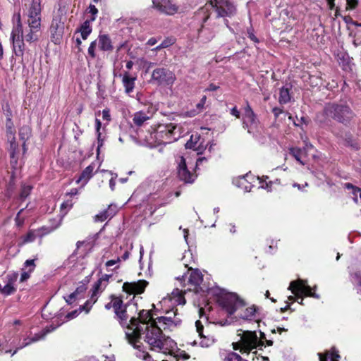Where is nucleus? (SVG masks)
Here are the masks:
<instances>
[{
    "mask_svg": "<svg viewBox=\"0 0 361 361\" xmlns=\"http://www.w3.org/2000/svg\"><path fill=\"white\" fill-rule=\"evenodd\" d=\"M164 307L166 316L158 317L159 324H156L154 322L145 327L144 341L150 350L172 355L176 343L170 337L166 336L161 329L172 330L180 324V319L176 317L177 310H174V308L169 307Z\"/></svg>",
    "mask_w": 361,
    "mask_h": 361,
    "instance_id": "nucleus-1",
    "label": "nucleus"
},
{
    "mask_svg": "<svg viewBox=\"0 0 361 361\" xmlns=\"http://www.w3.org/2000/svg\"><path fill=\"white\" fill-rule=\"evenodd\" d=\"M154 322L159 324L158 317L154 320L150 311L142 310L140 312L138 318L131 317L123 327L128 343L138 350L137 357L145 361H151L152 357L147 352L141 349V334L147 326H150Z\"/></svg>",
    "mask_w": 361,
    "mask_h": 361,
    "instance_id": "nucleus-2",
    "label": "nucleus"
},
{
    "mask_svg": "<svg viewBox=\"0 0 361 361\" xmlns=\"http://www.w3.org/2000/svg\"><path fill=\"white\" fill-rule=\"evenodd\" d=\"M202 281V275L198 270H192L188 277V283L191 286H193V289L188 288L185 290H180L178 288L174 289L170 295L164 297L161 301V307H169V308H174L176 305H183L185 303V299L183 297V293H186L187 290H194L195 293H207V288L206 290L200 286Z\"/></svg>",
    "mask_w": 361,
    "mask_h": 361,
    "instance_id": "nucleus-3",
    "label": "nucleus"
},
{
    "mask_svg": "<svg viewBox=\"0 0 361 361\" xmlns=\"http://www.w3.org/2000/svg\"><path fill=\"white\" fill-rule=\"evenodd\" d=\"M326 118H332L343 124L348 123L354 117V113L349 106L344 103H328L325 105L323 114L317 116L320 123H325Z\"/></svg>",
    "mask_w": 361,
    "mask_h": 361,
    "instance_id": "nucleus-4",
    "label": "nucleus"
},
{
    "mask_svg": "<svg viewBox=\"0 0 361 361\" xmlns=\"http://www.w3.org/2000/svg\"><path fill=\"white\" fill-rule=\"evenodd\" d=\"M261 338H258L255 331H245L243 333V336L240 339V343H233V348L235 350H239L242 353H252L254 355L257 353V350L252 352L255 349L262 350L264 347V341H266V343L268 346L273 345V341L271 340H266L265 334L260 332Z\"/></svg>",
    "mask_w": 361,
    "mask_h": 361,
    "instance_id": "nucleus-5",
    "label": "nucleus"
},
{
    "mask_svg": "<svg viewBox=\"0 0 361 361\" xmlns=\"http://www.w3.org/2000/svg\"><path fill=\"white\" fill-rule=\"evenodd\" d=\"M209 295H216L215 299L226 312L231 315L239 308L244 305L243 301L233 293H223L217 288L207 290V298Z\"/></svg>",
    "mask_w": 361,
    "mask_h": 361,
    "instance_id": "nucleus-6",
    "label": "nucleus"
},
{
    "mask_svg": "<svg viewBox=\"0 0 361 361\" xmlns=\"http://www.w3.org/2000/svg\"><path fill=\"white\" fill-rule=\"evenodd\" d=\"M13 20L16 21V25L13 27L11 34V39L13 42L15 54L17 56H23L25 49V43L23 42V25L21 23L20 13L18 12L13 16Z\"/></svg>",
    "mask_w": 361,
    "mask_h": 361,
    "instance_id": "nucleus-7",
    "label": "nucleus"
},
{
    "mask_svg": "<svg viewBox=\"0 0 361 361\" xmlns=\"http://www.w3.org/2000/svg\"><path fill=\"white\" fill-rule=\"evenodd\" d=\"M210 3L215 8L217 17L224 18L226 25L233 31L228 26V21L226 18H231L236 14L235 6L230 0H210Z\"/></svg>",
    "mask_w": 361,
    "mask_h": 361,
    "instance_id": "nucleus-8",
    "label": "nucleus"
},
{
    "mask_svg": "<svg viewBox=\"0 0 361 361\" xmlns=\"http://www.w3.org/2000/svg\"><path fill=\"white\" fill-rule=\"evenodd\" d=\"M176 125L172 123H161L154 127L159 145H166L177 140L176 135Z\"/></svg>",
    "mask_w": 361,
    "mask_h": 361,
    "instance_id": "nucleus-9",
    "label": "nucleus"
},
{
    "mask_svg": "<svg viewBox=\"0 0 361 361\" xmlns=\"http://www.w3.org/2000/svg\"><path fill=\"white\" fill-rule=\"evenodd\" d=\"M42 6L40 0H32L30 4L26 5V9L23 13L27 25H41Z\"/></svg>",
    "mask_w": 361,
    "mask_h": 361,
    "instance_id": "nucleus-10",
    "label": "nucleus"
},
{
    "mask_svg": "<svg viewBox=\"0 0 361 361\" xmlns=\"http://www.w3.org/2000/svg\"><path fill=\"white\" fill-rule=\"evenodd\" d=\"M176 78L169 69L158 68L152 71L151 80L158 85L172 86Z\"/></svg>",
    "mask_w": 361,
    "mask_h": 361,
    "instance_id": "nucleus-11",
    "label": "nucleus"
},
{
    "mask_svg": "<svg viewBox=\"0 0 361 361\" xmlns=\"http://www.w3.org/2000/svg\"><path fill=\"white\" fill-rule=\"evenodd\" d=\"M111 277V275L110 274H104L94 283L90 298L87 300L86 306L84 307L85 308L87 307V312H90L92 305L97 302L101 293L104 290Z\"/></svg>",
    "mask_w": 361,
    "mask_h": 361,
    "instance_id": "nucleus-12",
    "label": "nucleus"
},
{
    "mask_svg": "<svg viewBox=\"0 0 361 361\" xmlns=\"http://www.w3.org/2000/svg\"><path fill=\"white\" fill-rule=\"evenodd\" d=\"M50 38L55 44H59L64 34V18L61 14L54 16L50 28Z\"/></svg>",
    "mask_w": 361,
    "mask_h": 361,
    "instance_id": "nucleus-13",
    "label": "nucleus"
},
{
    "mask_svg": "<svg viewBox=\"0 0 361 361\" xmlns=\"http://www.w3.org/2000/svg\"><path fill=\"white\" fill-rule=\"evenodd\" d=\"M312 289L315 290L316 286L312 288L310 286L307 285V281L302 279H298L291 281L288 287V290H290L293 294L298 295L299 297H301V295L299 294L300 293H304L305 296L319 299V295L312 292Z\"/></svg>",
    "mask_w": 361,
    "mask_h": 361,
    "instance_id": "nucleus-14",
    "label": "nucleus"
},
{
    "mask_svg": "<svg viewBox=\"0 0 361 361\" xmlns=\"http://www.w3.org/2000/svg\"><path fill=\"white\" fill-rule=\"evenodd\" d=\"M203 325L199 320L195 322V331L197 334L198 339H194L192 341L188 340L187 344L190 345H197V344L203 348H208L211 346L215 341V339L212 336H205L203 334Z\"/></svg>",
    "mask_w": 361,
    "mask_h": 361,
    "instance_id": "nucleus-15",
    "label": "nucleus"
},
{
    "mask_svg": "<svg viewBox=\"0 0 361 361\" xmlns=\"http://www.w3.org/2000/svg\"><path fill=\"white\" fill-rule=\"evenodd\" d=\"M243 127L247 129L249 133H255L258 128V120L248 102H246V106L244 109Z\"/></svg>",
    "mask_w": 361,
    "mask_h": 361,
    "instance_id": "nucleus-16",
    "label": "nucleus"
},
{
    "mask_svg": "<svg viewBox=\"0 0 361 361\" xmlns=\"http://www.w3.org/2000/svg\"><path fill=\"white\" fill-rule=\"evenodd\" d=\"M18 276V272L8 273L4 278L5 285L2 286L0 283V293L6 296L13 294L17 290L16 282Z\"/></svg>",
    "mask_w": 361,
    "mask_h": 361,
    "instance_id": "nucleus-17",
    "label": "nucleus"
},
{
    "mask_svg": "<svg viewBox=\"0 0 361 361\" xmlns=\"http://www.w3.org/2000/svg\"><path fill=\"white\" fill-rule=\"evenodd\" d=\"M152 4L154 8L167 15H173L178 11V6L173 0H152Z\"/></svg>",
    "mask_w": 361,
    "mask_h": 361,
    "instance_id": "nucleus-18",
    "label": "nucleus"
},
{
    "mask_svg": "<svg viewBox=\"0 0 361 361\" xmlns=\"http://www.w3.org/2000/svg\"><path fill=\"white\" fill-rule=\"evenodd\" d=\"M111 303L114 312L119 319L120 324L124 327L125 324H127L128 316L126 307L123 305L122 300L118 297L111 296Z\"/></svg>",
    "mask_w": 361,
    "mask_h": 361,
    "instance_id": "nucleus-19",
    "label": "nucleus"
},
{
    "mask_svg": "<svg viewBox=\"0 0 361 361\" xmlns=\"http://www.w3.org/2000/svg\"><path fill=\"white\" fill-rule=\"evenodd\" d=\"M258 179L256 178L254 175L247 173L245 176H239L233 179V183L235 185L243 189L245 192H250L254 187V183Z\"/></svg>",
    "mask_w": 361,
    "mask_h": 361,
    "instance_id": "nucleus-20",
    "label": "nucleus"
},
{
    "mask_svg": "<svg viewBox=\"0 0 361 361\" xmlns=\"http://www.w3.org/2000/svg\"><path fill=\"white\" fill-rule=\"evenodd\" d=\"M178 177L180 180L185 183H192L197 177L194 173L188 169L185 160L183 157H181L180 161L178 164Z\"/></svg>",
    "mask_w": 361,
    "mask_h": 361,
    "instance_id": "nucleus-21",
    "label": "nucleus"
},
{
    "mask_svg": "<svg viewBox=\"0 0 361 361\" xmlns=\"http://www.w3.org/2000/svg\"><path fill=\"white\" fill-rule=\"evenodd\" d=\"M137 135L140 141L149 147H154L159 145L154 127H151V130H149L146 133L143 131L137 133Z\"/></svg>",
    "mask_w": 361,
    "mask_h": 361,
    "instance_id": "nucleus-22",
    "label": "nucleus"
},
{
    "mask_svg": "<svg viewBox=\"0 0 361 361\" xmlns=\"http://www.w3.org/2000/svg\"><path fill=\"white\" fill-rule=\"evenodd\" d=\"M41 30V25H27V27L23 30V42L24 40L29 43L37 42L39 39V34Z\"/></svg>",
    "mask_w": 361,
    "mask_h": 361,
    "instance_id": "nucleus-23",
    "label": "nucleus"
},
{
    "mask_svg": "<svg viewBox=\"0 0 361 361\" xmlns=\"http://www.w3.org/2000/svg\"><path fill=\"white\" fill-rule=\"evenodd\" d=\"M51 232V229H48L46 232H42V229L30 230L27 233L22 236L18 242L19 246H23L25 244L32 243L37 238H42L44 235Z\"/></svg>",
    "mask_w": 361,
    "mask_h": 361,
    "instance_id": "nucleus-24",
    "label": "nucleus"
},
{
    "mask_svg": "<svg viewBox=\"0 0 361 361\" xmlns=\"http://www.w3.org/2000/svg\"><path fill=\"white\" fill-rule=\"evenodd\" d=\"M147 282L145 280H140L133 283H125L123 284V290L126 292L133 294H140L144 292Z\"/></svg>",
    "mask_w": 361,
    "mask_h": 361,
    "instance_id": "nucleus-25",
    "label": "nucleus"
},
{
    "mask_svg": "<svg viewBox=\"0 0 361 361\" xmlns=\"http://www.w3.org/2000/svg\"><path fill=\"white\" fill-rule=\"evenodd\" d=\"M73 204H59V211H57V224L55 226L53 227H47V226H42L39 228V229H42V232H46L48 229H51V231L55 230L61 224V221L63 216L67 214V212L71 209Z\"/></svg>",
    "mask_w": 361,
    "mask_h": 361,
    "instance_id": "nucleus-26",
    "label": "nucleus"
},
{
    "mask_svg": "<svg viewBox=\"0 0 361 361\" xmlns=\"http://www.w3.org/2000/svg\"><path fill=\"white\" fill-rule=\"evenodd\" d=\"M117 212V207L116 204H109L106 209L99 212L94 216V221L98 222H103L107 219L112 218Z\"/></svg>",
    "mask_w": 361,
    "mask_h": 361,
    "instance_id": "nucleus-27",
    "label": "nucleus"
},
{
    "mask_svg": "<svg viewBox=\"0 0 361 361\" xmlns=\"http://www.w3.org/2000/svg\"><path fill=\"white\" fill-rule=\"evenodd\" d=\"M96 164L94 163H92L88 166H87L80 175L78 179L76 180L77 183H81L82 186L86 185L88 180L93 176L95 169Z\"/></svg>",
    "mask_w": 361,
    "mask_h": 361,
    "instance_id": "nucleus-28",
    "label": "nucleus"
},
{
    "mask_svg": "<svg viewBox=\"0 0 361 361\" xmlns=\"http://www.w3.org/2000/svg\"><path fill=\"white\" fill-rule=\"evenodd\" d=\"M157 204H137L136 206L135 212L140 214L144 219L151 216L157 209Z\"/></svg>",
    "mask_w": 361,
    "mask_h": 361,
    "instance_id": "nucleus-29",
    "label": "nucleus"
},
{
    "mask_svg": "<svg viewBox=\"0 0 361 361\" xmlns=\"http://www.w3.org/2000/svg\"><path fill=\"white\" fill-rule=\"evenodd\" d=\"M87 289V286L85 283H81L78 286L76 290L70 294L67 298H64L66 302L71 304L75 300H80L83 298V295Z\"/></svg>",
    "mask_w": 361,
    "mask_h": 361,
    "instance_id": "nucleus-30",
    "label": "nucleus"
},
{
    "mask_svg": "<svg viewBox=\"0 0 361 361\" xmlns=\"http://www.w3.org/2000/svg\"><path fill=\"white\" fill-rule=\"evenodd\" d=\"M97 40L100 50L104 51L113 50L114 47L111 40L107 35H99Z\"/></svg>",
    "mask_w": 361,
    "mask_h": 361,
    "instance_id": "nucleus-31",
    "label": "nucleus"
},
{
    "mask_svg": "<svg viewBox=\"0 0 361 361\" xmlns=\"http://www.w3.org/2000/svg\"><path fill=\"white\" fill-rule=\"evenodd\" d=\"M135 77H131L128 72H126L122 78V82L126 94H130L134 90Z\"/></svg>",
    "mask_w": 361,
    "mask_h": 361,
    "instance_id": "nucleus-32",
    "label": "nucleus"
},
{
    "mask_svg": "<svg viewBox=\"0 0 361 361\" xmlns=\"http://www.w3.org/2000/svg\"><path fill=\"white\" fill-rule=\"evenodd\" d=\"M31 128L28 126H23L19 129L18 135L20 139L23 141V149L24 153L27 149L25 142L31 136Z\"/></svg>",
    "mask_w": 361,
    "mask_h": 361,
    "instance_id": "nucleus-33",
    "label": "nucleus"
},
{
    "mask_svg": "<svg viewBox=\"0 0 361 361\" xmlns=\"http://www.w3.org/2000/svg\"><path fill=\"white\" fill-rule=\"evenodd\" d=\"M319 361H338L340 357L338 351L333 348L331 351L318 353Z\"/></svg>",
    "mask_w": 361,
    "mask_h": 361,
    "instance_id": "nucleus-34",
    "label": "nucleus"
},
{
    "mask_svg": "<svg viewBox=\"0 0 361 361\" xmlns=\"http://www.w3.org/2000/svg\"><path fill=\"white\" fill-rule=\"evenodd\" d=\"M95 20L94 17H92L90 20H86L80 26L79 32L82 39L85 40L92 32L91 22Z\"/></svg>",
    "mask_w": 361,
    "mask_h": 361,
    "instance_id": "nucleus-35",
    "label": "nucleus"
},
{
    "mask_svg": "<svg viewBox=\"0 0 361 361\" xmlns=\"http://www.w3.org/2000/svg\"><path fill=\"white\" fill-rule=\"evenodd\" d=\"M150 116H149L146 113L143 111L136 112L133 116V123L137 126H141L146 121L149 120Z\"/></svg>",
    "mask_w": 361,
    "mask_h": 361,
    "instance_id": "nucleus-36",
    "label": "nucleus"
},
{
    "mask_svg": "<svg viewBox=\"0 0 361 361\" xmlns=\"http://www.w3.org/2000/svg\"><path fill=\"white\" fill-rule=\"evenodd\" d=\"M57 326H54L53 324H51L48 326H47L44 330H42L41 332L35 334L34 336L31 337L32 341L35 342H37L42 339H43L46 335L53 331H54L56 329Z\"/></svg>",
    "mask_w": 361,
    "mask_h": 361,
    "instance_id": "nucleus-37",
    "label": "nucleus"
},
{
    "mask_svg": "<svg viewBox=\"0 0 361 361\" xmlns=\"http://www.w3.org/2000/svg\"><path fill=\"white\" fill-rule=\"evenodd\" d=\"M198 35L199 38L205 41H210L214 37L213 32L210 31L209 28L204 26H202L198 30Z\"/></svg>",
    "mask_w": 361,
    "mask_h": 361,
    "instance_id": "nucleus-38",
    "label": "nucleus"
},
{
    "mask_svg": "<svg viewBox=\"0 0 361 361\" xmlns=\"http://www.w3.org/2000/svg\"><path fill=\"white\" fill-rule=\"evenodd\" d=\"M256 178L259 179L256 180V182H258L259 184V186L258 188H262L265 189L267 191L271 190V186L273 184V182L269 180V177L267 176H264L262 178L256 177Z\"/></svg>",
    "mask_w": 361,
    "mask_h": 361,
    "instance_id": "nucleus-39",
    "label": "nucleus"
},
{
    "mask_svg": "<svg viewBox=\"0 0 361 361\" xmlns=\"http://www.w3.org/2000/svg\"><path fill=\"white\" fill-rule=\"evenodd\" d=\"M6 140L9 145L8 148L9 153H19L18 144L16 142V136L6 137Z\"/></svg>",
    "mask_w": 361,
    "mask_h": 361,
    "instance_id": "nucleus-40",
    "label": "nucleus"
},
{
    "mask_svg": "<svg viewBox=\"0 0 361 361\" xmlns=\"http://www.w3.org/2000/svg\"><path fill=\"white\" fill-rule=\"evenodd\" d=\"M290 100L289 89L287 87H281L279 92V102L281 104H287Z\"/></svg>",
    "mask_w": 361,
    "mask_h": 361,
    "instance_id": "nucleus-41",
    "label": "nucleus"
},
{
    "mask_svg": "<svg viewBox=\"0 0 361 361\" xmlns=\"http://www.w3.org/2000/svg\"><path fill=\"white\" fill-rule=\"evenodd\" d=\"M6 136H12L16 135V129L14 127L13 122L11 120V118L8 116L6 121Z\"/></svg>",
    "mask_w": 361,
    "mask_h": 361,
    "instance_id": "nucleus-42",
    "label": "nucleus"
},
{
    "mask_svg": "<svg viewBox=\"0 0 361 361\" xmlns=\"http://www.w3.org/2000/svg\"><path fill=\"white\" fill-rule=\"evenodd\" d=\"M304 149L300 148H290V154L302 165H305V162L302 160V154Z\"/></svg>",
    "mask_w": 361,
    "mask_h": 361,
    "instance_id": "nucleus-43",
    "label": "nucleus"
},
{
    "mask_svg": "<svg viewBox=\"0 0 361 361\" xmlns=\"http://www.w3.org/2000/svg\"><path fill=\"white\" fill-rule=\"evenodd\" d=\"M344 188L347 190H351L352 194L355 196L354 200L357 201V194L359 193L361 199V188L353 185L352 183H346L344 184Z\"/></svg>",
    "mask_w": 361,
    "mask_h": 361,
    "instance_id": "nucleus-44",
    "label": "nucleus"
},
{
    "mask_svg": "<svg viewBox=\"0 0 361 361\" xmlns=\"http://www.w3.org/2000/svg\"><path fill=\"white\" fill-rule=\"evenodd\" d=\"M86 304H87V301L85 302V303L83 305H81L78 310H75L71 312H68L66 316V318L67 319V320H70V319H74L76 317L78 316V314L82 311V310H85L86 312V313H88L89 312L87 311V307L85 308L84 307L86 306Z\"/></svg>",
    "mask_w": 361,
    "mask_h": 361,
    "instance_id": "nucleus-45",
    "label": "nucleus"
},
{
    "mask_svg": "<svg viewBox=\"0 0 361 361\" xmlns=\"http://www.w3.org/2000/svg\"><path fill=\"white\" fill-rule=\"evenodd\" d=\"M255 315V309L253 307H247L243 313L240 314V317L245 320H251Z\"/></svg>",
    "mask_w": 361,
    "mask_h": 361,
    "instance_id": "nucleus-46",
    "label": "nucleus"
},
{
    "mask_svg": "<svg viewBox=\"0 0 361 361\" xmlns=\"http://www.w3.org/2000/svg\"><path fill=\"white\" fill-rule=\"evenodd\" d=\"M350 281L353 284L361 288V271H357L350 274Z\"/></svg>",
    "mask_w": 361,
    "mask_h": 361,
    "instance_id": "nucleus-47",
    "label": "nucleus"
},
{
    "mask_svg": "<svg viewBox=\"0 0 361 361\" xmlns=\"http://www.w3.org/2000/svg\"><path fill=\"white\" fill-rule=\"evenodd\" d=\"M35 259H27L24 264L22 269L27 270V271L32 273L36 267V264L35 263Z\"/></svg>",
    "mask_w": 361,
    "mask_h": 361,
    "instance_id": "nucleus-48",
    "label": "nucleus"
},
{
    "mask_svg": "<svg viewBox=\"0 0 361 361\" xmlns=\"http://www.w3.org/2000/svg\"><path fill=\"white\" fill-rule=\"evenodd\" d=\"M32 187L30 185H23L20 194V200L24 201L25 199L29 195Z\"/></svg>",
    "mask_w": 361,
    "mask_h": 361,
    "instance_id": "nucleus-49",
    "label": "nucleus"
},
{
    "mask_svg": "<svg viewBox=\"0 0 361 361\" xmlns=\"http://www.w3.org/2000/svg\"><path fill=\"white\" fill-rule=\"evenodd\" d=\"M24 209H20L16 217V224L17 226L20 227L22 226L24 223Z\"/></svg>",
    "mask_w": 361,
    "mask_h": 361,
    "instance_id": "nucleus-50",
    "label": "nucleus"
},
{
    "mask_svg": "<svg viewBox=\"0 0 361 361\" xmlns=\"http://www.w3.org/2000/svg\"><path fill=\"white\" fill-rule=\"evenodd\" d=\"M224 361H243V360L238 354L231 352L227 354Z\"/></svg>",
    "mask_w": 361,
    "mask_h": 361,
    "instance_id": "nucleus-51",
    "label": "nucleus"
},
{
    "mask_svg": "<svg viewBox=\"0 0 361 361\" xmlns=\"http://www.w3.org/2000/svg\"><path fill=\"white\" fill-rule=\"evenodd\" d=\"M19 153H10V157H11V161H10V163H11V167L13 169H17L19 166H18V155Z\"/></svg>",
    "mask_w": 361,
    "mask_h": 361,
    "instance_id": "nucleus-52",
    "label": "nucleus"
},
{
    "mask_svg": "<svg viewBox=\"0 0 361 361\" xmlns=\"http://www.w3.org/2000/svg\"><path fill=\"white\" fill-rule=\"evenodd\" d=\"M34 343V341H32V338L31 337H27V338H25L23 341V342L20 344L19 347L17 348L16 350H15L13 351V353H12V355H13L14 354H16L17 353V351L20 349H22L29 345H30L31 343Z\"/></svg>",
    "mask_w": 361,
    "mask_h": 361,
    "instance_id": "nucleus-53",
    "label": "nucleus"
},
{
    "mask_svg": "<svg viewBox=\"0 0 361 361\" xmlns=\"http://www.w3.org/2000/svg\"><path fill=\"white\" fill-rule=\"evenodd\" d=\"M98 45V42H97V40H94V41H92L90 44V47L88 48V54L90 56V57L92 59H94L95 56H96V54H95V49H96V47Z\"/></svg>",
    "mask_w": 361,
    "mask_h": 361,
    "instance_id": "nucleus-54",
    "label": "nucleus"
},
{
    "mask_svg": "<svg viewBox=\"0 0 361 361\" xmlns=\"http://www.w3.org/2000/svg\"><path fill=\"white\" fill-rule=\"evenodd\" d=\"M172 353H173V351ZM174 357L177 359L178 361L180 359L185 360L190 357L189 355L187 354L185 351H177L174 353Z\"/></svg>",
    "mask_w": 361,
    "mask_h": 361,
    "instance_id": "nucleus-55",
    "label": "nucleus"
},
{
    "mask_svg": "<svg viewBox=\"0 0 361 361\" xmlns=\"http://www.w3.org/2000/svg\"><path fill=\"white\" fill-rule=\"evenodd\" d=\"M346 9H355L358 5V0H346Z\"/></svg>",
    "mask_w": 361,
    "mask_h": 361,
    "instance_id": "nucleus-56",
    "label": "nucleus"
},
{
    "mask_svg": "<svg viewBox=\"0 0 361 361\" xmlns=\"http://www.w3.org/2000/svg\"><path fill=\"white\" fill-rule=\"evenodd\" d=\"M30 272L27 271V270L22 269V273L20 277V282H25L30 277Z\"/></svg>",
    "mask_w": 361,
    "mask_h": 361,
    "instance_id": "nucleus-57",
    "label": "nucleus"
},
{
    "mask_svg": "<svg viewBox=\"0 0 361 361\" xmlns=\"http://www.w3.org/2000/svg\"><path fill=\"white\" fill-rule=\"evenodd\" d=\"M174 39L172 38H166L161 43V47L167 48L174 44Z\"/></svg>",
    "mask_w": 361,
    "mask_h": 361,
    "instance_id": "nucleus-58",
    "label": "nucleus"
},
{
    "mask_svg": "<svg viewBox=\"0 0 361 361\" xmlns=\"http://www.w3.org/2000/svg\"><path fill=\"white\" fill-rule=\"evenodd\" d=\"M211 310V307L209 306V302H207V303L205 304L204 307H201L199 309L200 317H202L204 314H205L206 310Z\"/></svg>",
    "mask_w": 361,
    "mask_h": 361,
    "instance_id": "nucleus-59",
    "label": "nucleus"
},
{
    "mask_svg": "<svg viewBox=\"0 0 361 361\" xmlns=\"http://www.w3.org/2000/svg\"><path fill=\"white\" fill-rule=\"evenodd\" d=\"M121 262V257H118L116 259L109 260L106 262L105 265L106 267L109 268L111 266H114Z\"/></svg>",
    "mask_w": 361,
    "mask_h": 361,
    "instance_id": "nucleus-60",
    "label": "nucleus"
},
{
    "mask_svg": "<svg viewBox=\"0 0 361 361\" xmlns=\"http://www.w3.org/2000/svg\"><path fill=\"white\" fill-rule=\"evenodd\" d=\"M97 143H98V146H97V154H99L100 148L102 147V145L104 144V139L102 138L101 133H99V134H97Z\"/></svg>",
    "mask_w": 361,
    "mask_h": 361,
    "instance_id": "nucleus-61",
    "label": "nucleus"
},
{
    "mask_svg": "<svg viewBox=\"0 0 361 361\" xmlns=\"http://www.w3.org/2000/svg\"><path fill=\"white\" fill-rule=\"evenodd\" d=\"M47 204H44V207L42 209L43 211L48 212L49 213H51L52 212L55 211L56 209V204H49V206L46 208Z\"/></svg>",
    "mask_w": 361,
    "mask_h": 361,
    "instance_id": "nucleus-62",
    "label": "nucleus"
},
{
    "mask_svg": "<svg viewBox=\"0 0 361 361\" xmlns=\"http://www.w3.org/2000/svg\"><path fill=\"white\" fill-rule=\"evenodd\" d=\"M283 109L279 107H274L272 109V112L274 113L276 118H277L279 116V115L283 113Z\"/></svg>",
    "mask_w": 361,
    "mask_h": 361,
    "instance_id": "nucleus-63",
    "label": "nucleus"
},
{
    "mask_svg": "<svg viewBox=\"0 0 361 361\" xmlns=\"http://www.w3.org/2000/svg\"><path fill=\"white\" fill-rule=\"evenodd\" d=\"M110 113L109 109H104L102 111V118L104 120L110 121Z\"/></svg>",
    "mask_w": 361,
    "mask_h": 361,
    "instance_id": "nucleus-64",
    "label": "nucleus"
}]
</instances>
